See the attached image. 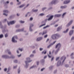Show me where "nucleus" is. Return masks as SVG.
Segmentation results:
<instances>
[{"instance_id": "52", "label": "nucleus", "mask_w": 74, "mask_h": 74, "mask_svg": "<svg viewBox=\"0 0 74 74\" xmlns=\"http://www.w3.org/2000/svg\"><path fill=\"white\" fill-rule=\"evenodd\" d=\"M16 28H18V27H19V25H16Z\"/></svg>"}, {"instance_id": "50", "label": "nucleus", "mask_w": 74, "mask_h": 74, "mask_svg": "<svg viewBox=\"0 0 74 74\" xmlns=\"http://www.w3.org/2000/svg\"><path fill=\"white\" fill-rule=\"evenodd\" d=\"M24 29H25V28H23L21 29V32H23V31L24 30Z\"/></svg>"}, {"instance_id": "11", "label": "nucleus", "mask_w": 74, "mask_h": 74, "mask_svg": "<svg viewBox=\"0 0 74 74\" xmlns=\"http://www.w3.org/2000/svg\"><path fill=\"white\" fill-rule=\"evenodd\" d=\"M40 62L42 65H44V62H45V60L44 59H42L40 60Z\"/></svg>"}, {"instance_id": "15", "label": "nucleus", "mask_w": 74, "mask_h": 74, "mask_svg": "<svg viewBox=\"0 0 74 74\" xmlns=\"http://www.w3.org/2000/svg\"><path fill=\"white\" fill-rule=\"evenodd\" d=\"M51 38L53 40H56V38H55V34H53L51 36Z\"/></svg>"}, {"instance_id": "29", "label": "nucleus", "mask_w": 74, "mask_h": 74, "mask_svg": "<svg viewBox=\"0 0 74 74\" xmlns=\"http://www.w3.org/2000/svg\"><path fill=\"white\" fill-rule=\"evenodd\" d=\"M45 15V14L43 13H41L39 14V16H44V15Z\"/></svg>"}, {"instance_id": "19", "label": "nucleus", "mask_w": 74, "mask_h": 74, "mask_svg": "<svg viewBox=\"0 0 74 74\" xmlns=\"http://www.w3.org/2000/svg\"><path fill=\"white\" fill-rule=\"evenodd\" d=\"M38 9L34 10V9H33L32 10V12H36L38 11Z\"/></svg>"}, {"instance_id": "48", "label": "nucleus", "mask_w": 74, "mask_h": 74, "mask_svg": "<svg viewBox=\"0 0 74 74\" xmlns=\"http://www.w3.org/2000/svg\"><path fill=\"white\" fill-rule=\"evenodd\" d=\"M39 50L40 51H42L43 50V48H40L39 49Z\"/></svg>"}, {"instance_id": "22", "label": "nucleus", "mask_w": 74, "mask_h": 74, "mask_svg": "<svg viewBox=\"0 0 74 74\" xmlns=\"http://www.w3.org/2000/svg\"><path fill=\"white\" fill-rule=\"evenodd\" d=\"M59 49H57V50L55 51V54L56 55L58 52L59 51Z\"/></svg>"}, {"instance_id": "39", "label": "nucleus", "mask_w": 74, "mask_h": 74, "mask_svg": "<svg viewBox=\"0 0 74 74\" xmlns=\"http://www.w3.org/2000/svg\"><path fill=\"white\" fill-rule=\"evenodd\" d=\"M56 42V41H54L52 43H51V44L52 45H54V44H55Z\"/></svg>"}, {"instance_id": "7", "label": "nucleus", "mask_w": 74, "mask_h": 74, "mask_svg": "<svg viewBox=\"0 0 74 74\" xmlns=\"http://www.w3.org/2000/svg\"><path fill=\"white\" fill-rule=\"evenodd\" d=\"M55 35L56 40H57L61 37L60 35L58 33L55 34Z\"/></svg>"}, {"instance_id": "59", "label": "nucleus", "mask_w": 74, "mask_h": 74, "mask_svg": "<svg viewBox=\"0 0 74 74\" xmlns=\"http://www.w3.org/2000/svg\"><path fill=\"white\" fill-rule=\"evenodd\" d=\"M74 40V36H72L71 38V40Z\"/></svg>"}, {"instance_id": "3", "label": "nucleus", "mask_w": 74, "mask_h": 74, "mask_svg": "<svg viewBox=\"0 0 74 74\" xmlns=\"http://www.w3.org/2000/svg\"><path fill=\"white\" fill-rule=\"evenodd\" d=\"M32 62V60H31V61H25V67L26 69H27L28 67V66H29V64H28L29 63H30Z\"/></svg>"}, {"instance_id": "27", "label": "nucleus", "mask_w": 74, "mask_h": 74, "mask_svg": "<svg viewBox=\"0 0 74 74\" xmlns=\"http://www.w3.org/2000/svg\"><path fill=\"white\" fill-rule=\"evenodd\" d=\"M5 38H7L8 37V34L7 33L5 34Z\"/></svg>"}, {"instance_id": "58", "label": "nucleus", "mask_w": 74, "mask_h": 74, "mask_svg": "<svg viewBox=\"0 0 74 74\" xmlns=\"http://www.w3.org/2000/svg\"><path fill=\"white\" fill-rule=\"evenodd\" d=\"M51 16H50V14H49L47 15V16H46V17H47V18H49Z\"/></svg>"}, {"instance_id": "36", "label": "nucleus", "mask_w": 74, "mask_h": 74, "mask_svg": "<svg viewBox=\"0 0 74 74\" xmlns=\"http://www.w3.org/2000/svg\"><path fill=\"white\" fill-rule=\"evenodd\" d=\"M3 12H5L6 13H8V11L7 10H3Z\"/></svg>"}, {"instance_id": "47", "label": "nucleus", "mask_w": 74, "mask_h": 74, "mask_svg": "<svg viewBox=\"0 0 74 74\" xmlns=\"http://www.w3.org/2000/svg\"><path fill=\"white\" fill-rule=\"evenodd\" d=\"M46 9H47V8L46 7L43 8H42V11H44V10H46Z\"/></svg>"}, {"instance_id": "35", "label": "nucleus", "mask_w": 74, "mask_h": 74, "mask_svg": "<svg viewBox=\"0 0 74 74\" xmlns=\"http://www.w3.org/2000/svg\"><path fill=\"white\" fill-rule=\"evenodd\" d=\"M30 47L31 48H32L33 49H34L36 48V47L35 46L33 45V46H30Z\"/></svg>"}, {"instance_id": "5", "label": "nucleus", "mask_w": 74, "mask_h": 74, "mask_svg": "<svg viewBox=\"0 0 74 74\" xmlns=\"http://www.w3.org/2000/svg\"><path fill=\"white\" fill-rule=\"evenodd\" d=\"M61 46H62V45L61 44L59 43H58L56 46V48H58V49H59V50H60V47H61Z\"/></svg>"}, {"instance_id": "28", "label": "nucleus", "mask_w": 74, "mask_h": 74, "mask_svg": "<svg viewBox=\"0 0 74 74\" xmlns=\"http://www.w3.org/2000/svg\"><path fill=\"white\" fill-rule=\"evenodd\" d=\"M26 59L27 60V61H25V62H27V61H30L31 60H30V58L28 57V58H26Z\"/></svg>"}, {"instance_id": "49", "label": "nucleus", "mask_w": 74, "mask_h": 74, "mask_svg": "<svg viewBox=\"0 0 74 74\" xmlns=\"http://www.w3.org/2000/svg\"><path fill=\"white\" fill-rule=\"evenodd\" d=\"M18 67V65H16V66H14L13 68L15 69H16V67Z\"/></svg>"}, {"instance_id": "16", "label": "nucleus", "mask_w": 74, "mask_h": 74, "mask_svg": "<svg viewBox=\"0 0 74 74\" xmlns=\"http://www.w3.org/2000/svg\"><path fill=\"white\" fill-rule=\"evenodd\" d=\"M61 29H62V27H59L57 28V32H59V31H60Z\"/></svg>"}, {"instance_id": "44", "label": "nucleus", "mask_w": 74, "mask_h": 74, "mask_svg": "<svg viewBox=\"0 0 74 74\" xmlns=\"http://www.w3.org/2000/svg\"><path fill=\"white\" fill-rule=\"evenodd\" d=\"M18 74H20V73H21V70H20V69H18Z\"/></svg>"}, {"instance_id": "20", "label": "nucleus", "mask_w": 74, "mask_h": 74, "mask_svg": "<svg viewBox=\"0 0 74 74\" xmlns=\"http://www.w3.org/2000/svg\"><path fill=\"white\" fill-rule=\"evenodd\" d=\"M61 64V61L59 60L58 61V64H57V66H59Z\"/></svg>"}, {"instance_id": "51", "label": "nucleus", "mask_w": 74, "mask_h": 74, "mask_svg": "<svg viewBox=\"0 0 74 74\" xmlns=\"http://www.w3.org/2000/svg\"><path fill=\"white\" fill-rule=\"evenodd\" d=\"M2 32L3 33H5L6 32V31H5V29H4L3 30H2Z\"/></svg>"}, {"instance_id": "46", "label": "nucleus", "mask_w": 74, "mask_h": 74, "mask_svg": "<svg viewBox=\"0 0 74 74\" xmlns=\"http://www.w3.org/2000/svg\"><path fill=\"white\" fill-rule=\"evenodd\" d=\"M20 23H25V21H20Z\"/></svg>"}, {"instance_id": "23", "label": "nucleus", "mask_w": 74, "mask_h": 74, "mask_svg": "<svg viewBox=\"0 0 74 74\" xmlns=\"http://www.w3.org/2000/svg\"><path fill=\"white\" fill-rule=\"evenodd\" d=\"M69 30V28L67 29L66 31H65L63 32L64 33H67Z\"/></svg>"}, {"instance_id": "60", "label": "nucleus", "mask_w": 74, "mask_h": 74, "mask_svg": "<svg viewBox=\"0 0 74 74\" xmlns=\"http://www.w3.org/2000/svg\"><path fill=\"white\" fill-rule=\"evenodd\" d=\"M44 70H45V68H43L41 69V71H44Z\"/></svg>"}, {"instance_id": "18", "label": "nucleus", "mask_w": 74, "mask_h": 74, "mask_svg": "<svg viewBox=\"0 0 74 74\" xmlns=\"http://www.w3.org/2000/svg\"><path fill=\"white\" fill-rule=\"evenodd\" d=\"M42 37H40L38 38L37 39V41H41L42 40Z\"/></svg>"}, {"instance_id": "8", "label": "nucleus", "mask_w": 74, "mask_h": 74, "mask_svg": "<svg viewBox=\"0 0 74 74\" xmlns=\"http://www.w3.org/2000/svg\"><path fill=\"white\" fill-rule=\"evenodd\" d=\"M2 58H4L5 59H8L10 58V57L7 55H3L2 56Z\"/></svg>"}, {"instance_id": "41", "label": "nucleus", "mask_w": 74, "mask_h": 74, "mask_svg": "<svg viewBox=\"0 0 74 74\" xmlns=\"http://www.w3.org/2000/svg\"><path fill=\"white\" fill-rule=\"evenodd\" d=\"M16 32H21V29H18L16 30Z\"/></svg>"}, {"instance_id": "38", "label": "nucleus", "mask_w": 74, "mask_h": 74, "mask_svg": "<svg viewBox=\"0 0 74 74\" xmlns=\"http://www.w3.org/2000/svg\"><path fill=\"white\" fill-rule=\"evenodd\" d=\"M10 58L12 59H14V58H15V56L13 55H12L11 56Z\"/></svg>"}, {"instance_id": "56", "label": "nucleus", "mask_w": 74, "mask_h": 74, "mask_svg": "<svg viewBox=\"0 0 74 74\" xmlns=\"http://www.w3.org/2000/svg\"><path fill=\"white\" fill-rule=\"evenodd\" d=\"M39 63H40V62L37 61L36 62V64H37V65H38V64H39Z\"/></svg>"}, {"instance_id": "12", "label": "nucleus", "mask_w": 74, "mask_h": 74, "mask_svg": "<svg viewBox=\"0 0 74 74\" xmlns=\"http://www.w3.org/2000/svg\"><path fill=\"white\" fill-rule=\"evenodd\" d=\"M73 32H74V30H71L70 31L69 33V36H72V35H73Z\"/></svg>"}, {"instance_id": "55", "label": "nucleus", "mask_w": 74, "mask_h": 74, "mask_svg": "<svg viewBox=\"0 0 74 74\" xmlns=\"http://www.w3.org/2000/svg\"><path fill=\"white\" fill-rule=\"evenodd\" d=\"M32 53H36V50H34L33 51H32Z\"/></svg>"}, {"instance_id": "9", "label": "nucleus", "mask_w": 74, "mask_h": 74, "mask_svg": "<svg viewBox=\"0 0 74 74\" xmlns=\"http://www.w3.org/2000/svg\"><path fill=\"white\" fill-rule=\"evenodd\" d=\"M73 20H71L69 23L66 25V27H69V26H70L73 23Z\"/></svg>"}, {"instance_id": "33", "label": "nucleus", "mask_w": 74, "mask_h": 74, "mask_svg": "<svg viewBox=\"0 0 74 74\" xmlns=\"http://www.w3.org/2000/svg\"><path fill=\"white\" fill-rule=\"evenodd\" d=\"M46 33H47V32H46V31H44L43 32L42 35H44V34H46Z\"/></svg>"}, {"instance_id": "62", "label": "nucleus", "mask_w": 74, "mask_h": 74, "mask_svg": "<svg viewBox=\"0 0 74 74\" xmlns=\"http://www.w3.org/2000/svg\"><path fill=\"white\" fill-rule=\"evenodd\" d=\"M65 66L66 67H69V64H66L65 65Z\"/></svg>"}, {"instance_id": "6", "label": "nucleus", "mask_w": 74, "mask_h": 74, "mask_svg": "<svg viewBox=\"0 0 74 74\" xmlns=\"http://www.w3.org/2000/svg\"><path fill=\"white\" fill-rule=\"evenodd\" d=\"M53 15L51 16H50V17L48 19H45V22H47V21H48V20L49 21H51V20H52V19H53Z\"/></svg>"}, {"instance_id": "53", "label": "nucleus", "mask_w": 74, "mask_h": 74, "mask_svg": "<svg viewBox=\"0 0 74 74\" xmlns=\"http://www.w3.org/2000/svg\"><path fill=\"white\" fill-rule=\"evenodd\" d=\"M57 73V70H55L54 71V74H56Z\"/></svg>"}, {"instance_id": "61", "label": "nucleus", "mask_w": 74, "mask_h": 74, "mask_svg": "<svg viewBox=\"0 0 74 74\" xmlns=\"http://www.w3.org/2000/svg\"><path fill=\"white\" fill-rule=\"evenodd\" d=\"M3 15H5V16H7V15H8L7 14H6V13H3Z\"/></svg>"}, {"instance_id": "57", "label": "nucleus", "mask_w": 74, "mask_h": 74, "mask_svg": "<svg viewBox=\"0 0 74 74\" xmlns=\"http://www.w3.org/2000/svg\"><path fill=\"white\" fill-rule=\"evenodd\" d=\"M33 18L32 17H31L30 18V21H33Z\"/></svg>"}, {"instance_id": "64", "label": "nucleus", "mask_w": 74, "mask_h": 74, "mask_svg": "<svg viewBox=\"0 0 74 74\" xmlns=\"http://www.w3.org/2000/svg\"><path fill=\"white\" fill-rule=\"evenodd\" d=\"M71 9L72 10H73L74 9V6H73L71 8Z\"/></svg>"}, {"instance_id": "43", "label": "nucleus", "mask_w": 74, "mask_h": 74, "mask_svg": "<svg viewBox=\"0 0 74 74\" xmlns=\"http://www.w3.org/2000/svg\"><path fill=\"white\" fill-rule=\"evenodd\" d=\"M7 21V19H5L4 20L3 22V23H5V22H6Z\"/></svg>"}, {"instance_id": "10", "label": "nucleus", "mask_w": 74, "mask_h": 74, "mask_svg": "<svg viewBox=\"0 0 74 74\" xmlns=\"http://www.w3.org/2000/svg\"><path fill=\"white\" fill-rule=\"evenodd\" d=\"M61 16V14H56L54 16V18H58L60 17Z\"/></svg>"}, {"instance_id": "45", "label": "nucleus", "mask_w": 74, "mask_h": 74, "mask_svg": "<svg viewBox=\"0 0 74 74\" xmlns=\"http://www.w3.org/2000/svg\"><path fill=\"white\" fill-rule=\"evenodd\" d=\"M34 54H31L30 56V58H33V57H34Z\"/></svg>"}, {"instance_id": "42", "label": "nucleus", "mask_w": 74, "mask_h": 74, "mask_svg": "<svg viewBox=\"0 0 74 74\" xmlns=\"http://www.w3.org/2000/svg\"><path fill=\"white\" fill-rule=\"evenodd\" d=\"M29 30L30 32H33V29L30 27H29Z\"/></svg>"}, {"instance_id": "40", "label": "nucleus", "mask_w": 74, "mask_h": 74, "mask_svg": "<svg viewBox=\"0 0 74 74\" xmlns=\"http://www.w3.org/2000/svg\"><path fill=\"white\" fill-rule=\"evenodd\" d=\"M66 58L65 57L64 58V59L63 60L62 62V65H63V63H64V61L65 60H66Z\"/></svg>"}, {"instance_id": "24", "label": "nucleus", "mask_w": 74, "mask_h": 74, "mask_svg": "<svg viewBox=\"0 0 74 74\" xmlns=\"http://www.w3.org/2000/svg\"><path fill=\"white\" fill-rule=\"evenodd\" d=\"M45 25H46V23H45L44 24H42L41 25H40L39 27V28H40V27H42V26H45Z\"/></svg>"}, {"instance_id": "32", "label": "nucleus", "mask_w": 74, "mask_h": 74, "mask_svg": "<svg viewBox=\"0 0 74 74\" xmlns=\"http://www.w3.org/2000/svg\"><path fill=\"white\" fill-rule=\"evenodd\" d=\"M14 63H17L18 62V61L16 60H14Z\"/></svg>"}, {"instance_id": "14", "label": "nucleus", "mask_w": 74, "mask_h": 74, "mask_svg": "<svg viewBox=\"0 0 74 74\" xmlns=\"http://www.w3.org/2000/svg\"><path fill=\"white\" fill-rule=\"evenodd\" d=\"M70 2V0H66L64 1V4H68V3H69Z\"/></svg>"}, {"instance_id": "31", "label": "nucleus", "mask_w": 74, "mask_h": 74, "mask_svg": "<svg viewBox=\"0 0 74 74\" xmlns=\"http://www.w3.org/2000/svg\"><path fill=\"white\" fill-rule=\"evenodd\" d=\"M4 37V35L3 34L0 35V38H2Z\"/></svg>"}, {"instance_id": "13", "label": "nucleus", "mask_w": 74, "mask_h": 74, "mask_svg": "<svg viewBox=\"0 0 74 74\" xmlns=\"http://www.w3.org/2000/svg\"><path fill=\"white\" fill-rule=\"evenodd\" d=\"M5 52L6 53H7V52H8V54L9 55H11V51H10L9 50H7L6 51H5Z\"/></svg>"}, {"instance_id": "25", "label": "nucleus", "mask_w": 74, "mask_h": 74, "mask_svg": "<svg viewBox=\"0 0 74 74\" xmlns=\"http://www.w3.org/2000/svg\"><path fill=\"white\" fill-rule=\"evenodd\" d=\"M53 66H49V70H52V69H53Z\"/></svg>"}, {"instance_id": "17", "label": "nucleus", "mask_w": 74, "mask_h": 74, "mask_svg": "<svg viewBox=\"0 0 74 74\" xmlns=\"http://www.w3.org/2000/svg\"><path fill=\"white\" fill-rule=\"evenodd\" d=\"M67 7L66 5H65L64 6H61L60 8L61 9H64V8H66Z\"/></svg>"}, {"instance_id": "2", "label": "nucleus", "mask_w": 74, "mask_h": 74, "mask_svg": "<svg viewBox=\"0 0 74 74\" xmlns=\"http://www.w3.org/2000/svg\"><path fill=\"white\" fill-rule=\"evenodd\" d=\"M58 0H53L51 2L49 3V5L52 4H56L58 3Z\"/></svg>"}, {"instance_id": "21", "label": "nucleus", "mask_w": 74, "mask_h": 74, "mask_svg": "<svg viewBox=\"0 0 74 74\" xmlns=\"http://www.w3.org/2000/svg\"><path fill=\"white\" fill-rule=\"evenodd\" d=\"M66 14L67 12H66L64 13L62 15V18H64V16H65V15H66Z\"/></svg>"}, {"instance_id": "34", "label": "nucleus", "mask_w": 74, "mask_h": 74, "mask_svg": "<svg viewBox=\"0 0 74 74\" xmlns=\"http://www.w3.org/2000/svg\"><path fill=\"white\" fill-rule=\"evenodd\" d=\"M34 26V25H33V24H31L30 25L29 27L32 28V27H33Z\"/></svg>"}, {"instance_id": "4", "label": "nucleus", "mask_w": 74, "mask_h": 74, "mask_svg": "<svg viewBox=\"0 0 74 74\" xmlns=\"http://www.w3.org/2000/svg\"><path fill=\"white\" fill-rule=\"evenodd\" d=\"M7 21L8 25V26H10V25H14V24H15L16 22V21H14L10 22H8V21Z\"/></svg>"}, {"instance_id": "30", "label": "nucleus", "mask_w": 74, "mask_h": 74, "mask_svg": "<svg viewBox=\"0 0 74 74\" xmlns=\"http://www.w3.org/2000/svg\"><path fill=\"white\" fill-rule=\"evenodd\" d=\"M46 53H47V51H43L42 53V54H46Z\"/></svg>"}, {"instance_id": "26", "label": "nucleus", "mask_w": 74, "mask_h": 74, "mask_svg": "<svg viewBox=\"0 0 74 74\" xmlns=\"http://www.w3.org/2000/svg\"><path fill=\"white\" fill-rule=\"evenodd\" d=\"M25 4H22L21 5H20V6H19V8H22L23 7H24V6H25Z\"/></svg>"}, {"instance_id": "1", "label": "nucleus", "mask_w": 74, "mask_h": 74, "mask_svg": "<svg viewBox=\"0 0 74 74\" xmlns=\"http://www.w3.org/2000/svg\"><path fill=\"white\" fill-rule=\"evenodd\" d=\"M15 38L16 39H18V37L16 36H13L12 39V42H14V43H16L17 42V40H15Z\"/></svg>"}, {"instance_id": "37", "label": "nucleus", "mask_w": 74, "mask_h": 74, "mask_svg": "<svg viewBox=\"0 0 74 74\" xmlns=\"http://www.w3.org/2000/svg\"><path fill=\"white\" fill-rule=\"evenodd\" d=\"M52 44L51 43L48 46L47 48H50V47H52Z\"/></svg>"}, {"instance_id": "54", "label": "nucleus", "mask_w": 74, "mask_h": 74, "mask_svg": "<svg viewBox=\"0 0 74 74\" xmlns=\"http://www.w3.org/2000/svg\"><path fill=\"white\" fill-rule=\"evenodd\" d=\"M18 50H19V51H21V52L22 51V50H23V49H21V48H19L18 49Z\"/></svg>"}, {"instance_id": "63", "label": "nucleus", "mask_w": 74, "mask_h": 74, "mask_svg": "<svg viewBox=\"0 0 74 74\" xmlns=\"http://www.w3.org/2000/svg\"><path fill=\"white\" fill-rule=\"evenodd\" d=\"M32 66L33 67V69H34L36 67V65H34Z\"/></svg>"}]
</instances>
